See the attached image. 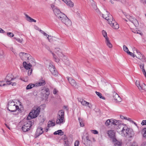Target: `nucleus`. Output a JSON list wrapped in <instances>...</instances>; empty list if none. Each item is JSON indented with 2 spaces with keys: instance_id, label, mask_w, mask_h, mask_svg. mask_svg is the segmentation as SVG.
<instances>
[{
  "instance_id": "obj_1",
  "label": "nucleus",
  "mask_w": 146,
  "mask_h": 146,
  "mask_svg": "<svg viewBox=\"0 0 146 146\" xmlns=\"http://www.w3.org/2000/svg\"><path fill=\"white\" fill-rule=\"evenodd\" d=\"M117 131L119 134L123 137L130 138L133 137L134 135L133 130L124 124L120 123L118 125Z\"/></svg>"
},
{
  "instance_id": "obj_2",
  "label": "nucleus",
  "mask_w": 146,
  "mask_h": 146,
  "mask_svg": "<svg viewBox=\"0 0 146 146\" xmlns=\"http://www.w3.org/2000/svg\"><path fill=\"white\" fill-rule=\"evenodd\" d=\"M11 101L8 102L7 108L11 112L15 111L17 110L19 111L20 110L19 105H20L18 101Z\"/></svg>"
},
{
  "instance_id": "obj_3",
  "label": "nucleus",
  "mask_w": 146,
  "mask_h": 146,
  "mask_svg": "<svg viewBox=\"0 0 146 146\" xmlns=\"http://www.w3.org/2000/svg\"><path fill=\"white\" fill-rule=\"evenodd\" d=\"M19 56L22 60L24 61L27 60L30 63H32L33 65L34 66L35 65V60L29 54L21 52L19 53Z\"/></svg>"
},
{
  "instance_id": "obj_4",
  "label": "nucleus",
  "mask_w": 146,
  "mask_h": 146,
  "mask_svg": "<svg viewBox=\"0 0 146 146\" xmlns=\"http://www.w3.org/2000/svg\"><path fill=\"white\" fill-rule=\"evenodd\" d=\"M40 111V108L39 107H37L34 108L30 112L27 119L29 120L35 118L39 114Z\"/></svg>"
},
{
  "instance_id": "obj_5",
  "label": "nucleus",
  "mask_w": 146,
  "mask_h": 146,
  "mask_svg": "<svg viewBox=\"0 0 146 146\" xmlns=\"http://www.w3.org/2000/svg\"><path fill=\"white\" fill-rule=\"evenodd\" d=\"M127 19H124L125 21H126L131 22L135 27H137L139 26V23L136 19L134 17L131 16L125 13H123Z\"/></svg>"
},
{
  "instance_id": "obj_6",
  "label": "nucleus",
  "mask_w": 146,
  "mask_h": 146,
  "mask_svg": "<svg viewBox=\"0 0 146 146\" xmlns=\"http://www.w3.org/2000/svg\"><path fill=\"white\" fill-rule=\"evenodd\" d=\"M64 112L63 110H61L58 111L56 121V124L61 125L64 122Z\"/></svg>"
},
{
  "instance_id": "obj_7",
  "label": "nucleus",
  "mask_w": 146,
  "mask_h": 146,
  "mask_svg": "<svg viewBox=\"0 0 146 146\" xmlns=\"http://www.w3.org/2000/svg\"><path fill=\"white\" fill-rule=\"evenodd\" d=\"M109 15V17L110 19H108L109 20L108 23L113 29H118L119 28V25L115 21L112 16L111 15Z\"/></svg>"
},
{
  "instance_id": "obj_8",
  "label": "nucleus",
  "mask_w": 146,
  "mask_h": 146,
  "mask_svg": "<svg viewBox=\"0 0 146 146\" xmlns=\"http://www.w3.org/2000/svg\"><path fill=\"white\" fill-rule=\"evenodd\" d=\"M102 33V35L105 38V42L107 46L110 48H111L113 46L109 40V38L107 36V32L103 30Z\"/></svg>"
},
{
  "instance_id": "obj_9",
  "label": "nucleus",
  "mask_w": 146,
  "mask_h": 146,
  "mask_svg": "<svg viewBox=\"0 0 146 146\" xmlns=\"http://www.w3.org/2000/svg\"><path fill=\"white\" fill-rule=\"evenodd\" d=\"M62 22L68 27L72 25V22L65 14L61 17L59 19Z\"/></svg>"
},
{
  "instance_id": "obj_10",
  "label": "nucleus",
  "mask_w": 146,
  "mask_h": 146,
  "mask_svg": "<svg viewBox=\"0 0 146 146\" xmlns=\"http://www.w3.org/2000/svg\"><path fill=\"white\" fill-rule=\"evenodd\" d=\"M50 52L52 54L53 57L56 62H58L59 61V58L65 56V55L62 52V51L57 52L56 53L58 57L51 50H50Z\"/></svg>"
},
{
  "instance_id": "obj_11",
  "label": "nucleus",
  "mask_w": 146,
  "mask_h": 146,
  "mask_svg": "<svg viewBox=\"0 0 146 146\" xmlns=\"http://www.w3.org/2000/svg\"><path fill=\"white\" fill-rule=\"evenodd\" d=\"M41 96L43 97V99L46 100L47 99L50 94L49 89L46 88L42 89L41 92Z\"/></svg>"
},
{
  "instance_id": "obj_12",
  "label": "nucleus",
  "mask_w": 146,
  "mask_h": 146,
  "mask_svg": "<svg viewBox=\"0 0 146 146\" xmlns=\"http://www.w3.org/2000/svg\"><path fill=\"white\" fill-rule=\"evenodd\" d=\"M23 65L24 67L27 70H29L28 72V75H30L32 73V69L31 68L32 66V63H29V64H27L25 62H23Z\"/></svg>"
},
{
  "instance_id": "obj_13",
  "label": "nucleus",
  "mask_w": 146,
  "mask_h": 146,
  "mask_svg": "<svg viewBox=\"0 0 146 146\" xmlns=\"http://www.w3.org/2000/svg\"><path fill=\"white\" fill-rule=\"evenodd\" d=\"M32 125V122L31 121H28L22 127V129L24 132L28 131Z\"/></svg>"
},
{
  "instance_id": "obj_14",
  "label": "nucleus",
  "mask_w": 146,
  "mask_h": 146,
  "mask_svg": "<svg viewBox=\"0 0 146 146\" xmlns=\"http://www.w3.org/2000/svg\"><path fill=\"white\" fill-rule=\"evenodd\" d=\"M15 79V78L14 77V76L11 74H9L7 75L6 78V83H7L8 85H10L12 83L11 81Z\"/></svg>"
},
{
  "instance_id": "obj_15",
  "label": "nucleus",
  "mask_w": 146,
  "mask_h": 146,
  "mask_svg": "<svg viewBox=\"0 0 146 146\" xmlns=\"http://www.w3.org/2000/svg\"><path fill=\"white\" fill-rule=\"evenodd\" d=\"M53 12L56 16L60 19L64 14L57 8H54L53 9Z\"/></svg>"
},
{
  "instance_id": "obj_16",
  "label": "nucleus",
  "mask_w": 146,
  "mask_h": 146,
  "mask_svg": "<svg viewBox=\"0 0 146 146\" xmlns=\"http://www.w3.org/2000/svg\"><path fill=\"white\" fill-rule=\"evenodd\" d=\"M49 69L52 74L55 76H57L58 74V72L54 66L52 64L49 65Z\"/></svg>"
},
{
  "instance_id": "obj_17",
  "label": "nucleus",
  "mask_w": 146,
  "mask_h": 146,
  "mask_svg": "<svg viewBox=\"0 0 146 146\" xmlns=\"http://www.w3.org/2000/svg\"><path fill=\"white\" fill-rule=\"evenodd\" d=\"M67 78L70 84L73 86L75 88H77L78 85L76 82L75 80L71 78L67 77Z\"/></svg>"
},
{
  "instance_id": "obj_18",
  "label": "nucleus",
  "mask_w": 146,
  "mask_h": 146,
  "mask_svg": "<svg viewBox=\"0 0 146 146\" xmlns=\"http://www.w3.org/2000/svg\"><path fill=\"white\" fill-rule=\"evenodd\" d=\"M113 99L116 103H119L121 102L122 99L119 95L115 92L113 93Z\"/></svg>"
},
{
  "instance_id": "obj_19",
  "label": "nucleus",
  "mask_w": 146,
  "mask_h": 146,
  "mask_svg": "<svg viewBox=\"0 0 146 146\" xmlns=\"http://www.w3.org/2000/svg\"><path fill=\"white\" fill-rule=\"evenodd\" d=\"M111 15L108 11H107L104 10L102 14V17L105 19L106 20H107L108 22H109V19H110V18L109 17L110 15Z\"/></svg>"
},
{
  "instance_id": "obj_20",
  "label": "nucleus",
  "mask_w": 146,
  "mask_h": 146,
  "mask_svg": "<svg viewBox=\"0 0 146 146\" xmlns=\"http://www.w3.org/2000/svg\"><path fill=\"white\" fill-rule=\"evenodd\" d=\"M107 133L108 134L109 137L112 140L115 138V133L114 130H109L108 131Z\"/></svg>"
},
{
  "instance_id": "obj_21",
  "label": "nucleus",
  "mask_w": 146,
  "mask_h": 146,
  "mask_svg": "<svg viewBox=\"0 0 146 146\" xmlns=\"http://www.w3.org/2000/svg\"><path fill=\"white\" fill-rule=\"evenodd\" d=\"M82 105L88 107L90 108H92V104L86 102L84 100H82L80 101Z\"/></svg>"
},
{
  "instance_id": "obj_22",
  "label": "nucleus",
  "mask_w": 146,
  "mask_h": 146,
  "mask_svg": "<svg viewBox=\"0 0 146 146\" xmlns=\"http://www.w3.org/2000/svg\"><path fill=\"white\" fill-rule=\"evenodd\" d=\"M45 84L46 82L42 78L41 79H40L38 82L35 84V86H43L45 85Z\"/></svg>"
},
{
  "instance_id": "obj_23",
  "label": "nucleus",
  "mask_w": 146,
  "mask_h": 146,
  "mask_svg": "<svg viewBox=\"0 0 146 146\" xmlns=\"http://www.w3.org/2000/svg\"><path fill=\"white\" fill-rule=\"evenodd\" d=\"M43 132L42 128L41 127H38L36 131L35 135L36 137H38L40 135L42 134Z\"/></svg>"
},
{
  "instance_id": "obj_24",
  "label": "nucleus",
  "mask_w": 146,
  "mask_h": 146,
  "mask_svg": "<svg viewBox=\"0 0 146 146\" xmlns=\"http://www.w3.org/2000/svg\"><path fill=\"white\" fill-rule=\"evenodd\" d=\"M91 141L89 139V136H86L84 144L86 146H91Z\"/></svg>"
},
{
  "instance_id": "obj_25",
  "label": "nucleus",
  "mask_w": 146,
  "mask_h": 146,
  "mask_svg": "<svg viewBox=\"0 0 146 146\" xmlns=\"http://www.w3.org/2000/svg\"><path fill=\"white\" fill-rule=\"evenodd\" d=\"M114 146H121L122 143L121 141H119L116 138L112 140Z\"/></svg>"
},
{
  "instance_id": "obj_26",
  "label": "nucleus",
  "mask_w": 146,
  "mask_h": 146,
  "mask_svg": "<svg viewBox=\"0 0 146 146\" xmlns=\"http://www.w3.org/2000/svg\"><path fill=\"white\" fill-rule=\"evenodd\" d=\"M67 5L70 7H73L74 4L71 0H62Z\"/></svg>"
},
{
  "instance_id": "obj_27",
  "label": "nucleus",
  "mask_w": 146,
  "mask_h": 146,
  "mask_svg": "<svg viewBox=\"0 0 146 146\" xmlns=\"http://www.w3.org/2000/svg\"><path fill=\"white\" fill-rule=\"evenodd\" d=\"M25 15L26 17V19L27 21L31 22H36V20L32 19V18L29 16L25 14Z\"/></svg>"
},
{
  "instance_id": "obj_28",
  "label": "nucleus",
  "mask_w": 146,
  "mask_h": 146,
  "mask_svg": "<svg viewBox=\"0 0 146 146\" xmlns=\"http://www.w3.org/2000/svg\"><path fill=\"white\" fill-rule=\"evenodd\" d=\"M54 134L55 135L58 134L60 135H63L64 132L61 130H59L55 131L54 133Z\"/></svg>"
},
{
  "instance_id": "obj_29",
  "label": "nucleus",
  "mask_w": 146,
  "mask_h": 146,
  "mask_svg": "<svg viewBox=\"0 0 146 146\" xmlns=\"http://www.w3.org/2000/svg\"><path fill=\"white\" fill-rule=\"evenodd\" d=\"M39 31L42 34H43L44 36L47 37V38L48 39V40L49 41H50V38L49 37H51V36H49L44 31H43L41 30H39Z\"/></svg>"
},
{
  "instance_id": "obj_30",
  "label": "nucleus",
  "mask_w": 146,
  "mask_h": 146,
  "mask_svg": "<svg viewBox=\"0 0 146 146\" xmlns=\"http://www.w3.org/2000/svg\"><path fill=\"white\" fill-rule=\"evenodd\" d=\"M35 86V84H30L27 86L26 89L27 90L30 89Z\"/></svg>"
},
{
  "instance_id": "obj_31",
  "label": "nucleus",
  "mask_w": 146,
  "mask_h": 146,
  "mask_svg": "<svg viewBox=\"0 0 146 146\" xmlns=\"http://www.w3.org/2000/svg\"><path fill=\"white\" fill-rule=\"evenodd\" d=\"M132 32L135 33L139 34L141 35H142V33L139 30H137L136 29H131Z\"/></svg>"
},
{
  "instance_id": "obj_32",
  "label": "nucleus",
  "mask_w": 146,
  "mask_h": 146,
  "mask_svg": "<svg viewBox=\"0 0 146 146\" xmlns=\"http://www.w3.org/2000/svg\"><path fill=\"white\" fill-rule=\"evenodd\" d=\"M90 3L91 4V5L94 9L96 8L97 7L96 5L95 2L93 0H90Z\"/></svg>"
},
{
  "instance_id": "obj_33",
  "label": "nucleus",
  "mask_w": 146,
  "mask_h": 146,
  "mask_svg": "<svg viewBox=\"0 0 146 146\" xmlns=\"http://www.w3.org/2000/svg\"><path fill=\"white\" fill-rule=\"evenodd\" d=\"M142 133L143 135V137L146 139V128H144L142 131Z\"/></svg>"
},
{
  "instance_id": "obj_34",
  "label": "nucleus",
  "mask_w": 146,
  "mask_h": 146,
  "mask_svg": "<svg viewBox=\"0 0 146 146\" xmlns=\"http://www.w3.org/2000/svg\"><path fill=\"white\" fill-rule=\"evenodd\" d=\"M55 125V123L54 122H53L52 121H49L48 124V127L49 128L50 127L54 126Z\"/></svg>"
},
{
  "instance_id": "obj_35",
  "label": "nucleus",
  "mask_w": 146,
  "mask_h": 146,
  "mask_svg": "<svg viewBox=\"0 0 146 146\" xmlns=\"http://www.w3.org/2000/svg\"><path fill=\"white\" fill-rule=\"evenodd\" d=\"M113 124L115 125H117L118 124L119 121H117V120L113 119H111V122Z\"/></svg>"
},
{
  "instance_id": "obj_36",
  "label": "nucleus",
  "mask_w": 146,
  "mask_h": 146,
  "mask_svg": "<svg viewBox=\"0 0 146 146\" xmlns=\"http://www.w3.org/2000/svg\"><path fill=\"white\" fill-rule=\"evenodd\" d=\"M141 89H140L139 90L142 91V90H144L146 91V85L145 84L143 83L141 85Z\"/></svg>"
},
{
  "instance_id": "obj_37",
  "label": "nucleus",
  "mask_w": 146,
  "mask_h": 146,
  "mask_svg": "<svg viewBox=\"0 0 146 146\" xmlns=\"http://www.w3.org/2000/svg\"><path fill=\"white\" fill-rule=\"evenodd\" d=\"M8 84L7 83H6L5 81H0V86H7Z\"/></svg>"
},
{
  "instance_id": "obj_38",
  "label": "nucleus",
  "mask_w": 146,
  "mask_h": 146,
  "mask_svg": "<svg viewBox=\"0 0 146 146\" xmlns=\"http://www.w3.org/2000/svg\"><path fill=\"white\" fill-rule=\"evenodd\" d=\"M135 84L137 86V87L139 90L141 89V85L140 84V82L139 81L137 80L135 82Z\"/></svg>"
},
{
  "instance_id": "obj_39",
  "label": "nucleus",
  "mask_w": 146,
  "mask_h": 146,
  "mask_svg": "<svg viewBox=\"0 0 146 146\" xmlns=\"http://www.w3.org/2000/svg\"><path fill=\"white\" fill-rule=\"evenodd\" d=\"M137 56H135L137 58H138L139 59H141V58L142 56H143L144 55L141 54V53L139 51L138 52H137Z\"/></svg>"
},
{
  "instance_id": "obj_40",
  "label": "nucleus",
  "mask_w": 146,
  "mask_h": 146,
  "mask_svg": "<svg viewBox=\"0 0 146 146\" xmlns=\"http://www.w3.org/2000/svg\"><path fill=\"white\" fill-rule=\"evenodd\" d=\"M14 38L21 43H22L23 41V39L22 38L20 39L19 38H17L15 37H14Z\"/></svg>"
},
{
  "instance_id": "obj_41",
  "label": "nucleus",
  "mask_w": 146,
  "mask_h": 146,
  "mask_svg": "<svg viewBox=\"0 0 146 146\" xmlns=\"http://www.w3.org/2000/svg\"><path fill=\"white\" fill-rule=\"evenodd\" d=\"M139 59L143 62H146V58L144 55L142 56L141 58V59Z\"/></svg>"
},
{
  "instance_id": "obj_42",
  "label": "nucleus",
  "mask_w": 146,
  "mask_h": 146,
  "mask_svg": "<svg viewBox=\"0 0 146 146\" xmlns=\"http://www.w3.org/2000/svg\"><path fill=\"white\" fill-rule=\"evenodd\" d=\"M123 49L124 51L126 52L127 53L129 51L127 47L125 45H123Z\"/></svg>"
},
{
  "instance_id": "obj_43",
  "label": "nucleus",
  "mask_w": 146,
  "mask_h": 146,
  "mask_svg": "<svg viewBox=\"0 0 146 146\" xmlns=\"http://www.w3.org/2000/svg\"><path fill=\"white\" fill-rule=\"evenodd\" d=\"M106 81L104 80L101 81V84L102 85L103 88L105 87V86H106Z\"/></svg>"
},
{
  "instance_id": "obj_44",
  "label": "nucleus",
  "mask_w": 146,
  "mask_h": 146,
  "mask_svg": "<svg viewBox=\"0 0 146 146\" xmlns=\"http://www.w3.org/2000/svg\"><path fill=\"white\" fill-rule=\"evenodd\" d=\"M111 121V119H108L107 120L105 123V124L107 126H108L110 125V122Z\"/></svg>"
},
{
  "instance_id": "obj_45",
  "label": "nucleus",
  "mask_w": 146,
  "mask_h": 146,
  "mask_svg": "<svg viewBox=\"0 0 146 146\" xmlns=\"http://www.w3.org/2000/svg\"><path fill=\"white\" fill-rule=\"evenodd\" d=\"M7 35L8 36L10 37H12L14 36V35L11 32H8L7 33Z\"/></svg>"
},
{
  "instance_id": "obj_46",
  "label": "nucleus",
  "mask_w": 146,
  "mask_h": 146,
  "mask_svg": "<svg viewBox=\"0 0 146 146\" xmlns=\"http://www.w3.org/2000/svg\"><path fill=\"white\" fill-rule=\"evenodd\" d=\"M90 132L94 134H98V131L96 130H90Z\"/></svg>"
},
{
  "instance_id": "obj_47",
  "label": "nucleus",
  "mask_w": 146,
  "mask_h": 146,
  "mask_svg": "<svg viewBox=\"0 0 146 146\" xmlns=\"http://www.w3.org/2000/svg\"><path fill=\"white\" fill-rule=\"evenodd\" d=\"M61 51H62V50L60 48H55L54 49V52L55 53Z\"/></svg>"
},
{
  "instance_id": "obj_48",
  "label": "nucleus",
  "mask_w": 146,
  "mask_h": 146,
  "mask_svg": "<svg viewBox=\"0 0 146 146\" xmlns=\"http://www.w3.org/2000/svg\"><path fill=\"white\" fill-rule=\"evenodd\" d=\"M3 51L1 49H0V59L3 57Z\"/></svg>"
},
{
  "instance_id": "obj_49",
  "label": "nucleus",
  "mask_w": 146,
  "mask_h": 146,
  "mask_svg": "<svg viewBox=\"0 0 146 146\" xmlns=\"http://www.w3.org/2000/svg\"><path fill=\"white\" fill-rule=\"evenodd\" d=\"M127 54L133 58L135 57V56H136V55L134 54L133 53L129 52V51L127 53Z\"/></svg>"
},
{
  "instance_id": "obj_50",
  "label": "nucleus",
  "mask_w": 146,
  "mask_h": 146,
  "mask_svg": "<svg viewBox=\"0 0 146 146\" xmlns=\"http://www.w3.org/2000/svg\"><path fill=\"white\" fill-rule=\"evenodd\" d=\"M141 69L143 70V69H145L144 68V64L143 63L139 65Z\"/></svg>"
},
{
  "instance_id": "obj_51",
  "label": "nucleus",
  "mask_w": 146,
  "mask_h": 146,
  "mask_svg": "<svg viewBox=\"0 0 146 146\" xmlns=\"http://www.w3.org/2000/svg\"><path fill=\"white\" fill-rule=\"evenodd\" d=\"M78 120L79 121V122H80V125L81 127H83L84 126V125L83 123H82L81 121V120L80 119V118H79Z\"/></svg>"
},
{
  "instance_id": "obj_52",
  "label": "nucleus",
  "mask_w": 146,
  "mask_h": 146,
  "mask_svg": "<svg viewBox=\"0 0 146 146\" xmlns=\"http://www.w3.org/2000/svg\"><path fill=\"white\" fill-rule=\"evenodd\" d=\"M79 144V141L78 140L76 141L74 143V146H78Z\"/></svg>"
},
{
  "instance_id": "obj_53",
  "label": "nucleus",
  "mask_w": 146,
  "mask_h": 146,
  "mask_svg": "<svg viewBox=\"0 0 146 146\" xmlns=\"http://www.w3.org/2000/svg\"><path fill=\"white\" fill-rule=\"evenodd\" d=\"M95 11V12L97 13L98 14H100V11L99 9L96 7V8H95V9H94Z\"/></svg>"
},
{
  "instance_id": "obj_54",
  "label": "nucleus",
  "mask_w": 146,
  "mask_h": 146,
  "mask_svg": "<svg viewBox=\"0 0 146 146\" xmlns=\"http://www.w3.org/2000/svg\"><path fill=\"white\" fill-rule=\"evenodd\" d=\"M132 49H133V53H135V51L136 52H137H137H138L139 51L137 50L136 48H135V47H133V48H132Z\"/></svg>"
},
{
  "instance_id": "obj_55",
  "label": "nucleus",
  "mask_w": 146,
  "mask_h": 146,
  "mask_svg": "<svg viewBox=\"0 0 146 146\" xmlns=\"http://www.w3.org/2000/svg\"><path fill=\"white\" fill-rule=\"evenodd\" d=\"M141 124L142 125H146V120H143L141 123Z\"/></svg>"
},
{
  "instance_id": "obj_56",
  "label": "nucleus",
  "mask_w": 146,
  "mask_h": 146,
  "mask_svg": "<svg viewBox=\"0 0 146 146\" xmlns=\"http://www.w3.org/2000/svg\"><path fill=\"white\" fill-rule=\"evenodd\" d=\"M5 33V31L0 28V33Z\"/></svg>"
},
{
  "instance_id": "obj_57",
  "label": "nucleus",
  "mask_w": 146,
  "mask_h": 146,
  "mask_svg": "<svg viewBox=\"0 0 146 146\" xmlns=\"http://www.w3.org/2000/svg\"><path fill=\"white\" fill-rule=\"evenodd\" d=\"M96 94L98 95V96L100 98V93L99 92H98L97 91H96Z\"/></svg>"
},
{
  "instance_id": "obj_58",
  "label": "nucleus",
  "mask_w": 146,
  "mask_h": 146,
  "mask_svg": "<svg viewBox=\"0 0 146 146\" xmlns=\"http://www.w3.org/2000/svg\"><path fill=\"white\" fill-rule=\"evenodd\" d=\"M141 146H146V142H143Z\"/></svg>"
},
{
  "instance_id": "obj_59",
  "label": "nucleus",
  "mask_w": 146,
  "mask_h": 146,
  "mask_svg": "<svg viewBox=\"0 0 146 146\" xmlns=\"http://www.w3.org/2000/svg\"><path fill=\"white\" fill-rule=\"evenodd\" d=\"M11 84L12 85V86H14L16 85V83L15 82H14L13 83L12 82V83H11Z\"/></svg>"
},
{
  "instance_id": "obj_60",
  "label": "nucleus",
  "mask_w": 146,
  "mask_h": 146,
  "mask_svg": "<svg viewBox=\"0 0 146 146\" xmlns=\"http://www.w3.org/2000/svg\"><path fill=\"white\" fill-rule=\"evenodd\" d=\"M57 93V91L56 89H54L53 90V93L54 94H55Z\"/></svg>"
},
{
  "instance_id": "obj_61",
  "label": "nucleus",
  "mask_w": 146,
  "mask_h": 146,
  "mask_svg": "<svg viewBox=\"0 0 146 146\" xmlns=\"http://www.w3.org/2000/svg\"><path fill=\"white\" fill-rule=\"evenodd\" d=\"M127 120L131 122H132V121H133L131 120V119L129 118H127Z\"/></svg>"
},
{
  "instance_id": "obj_62",
  "label": "nucleus",
  "mask_w": 146,
  "mask_h": 146,
  "mask_svg": "<svg viewBox=\"0 0 146 146\" xmlns=\"http://www.w3.org/2000/svg\"><path fill=\"white\" fill-rule=\"evenodd\" d=\"M141 1L143 3L146 4V0H141Z\"/></svg>"
},
{
  "instance_id": "obj_63",
  "label": "nucleus",
  "mask_w": 146,
  "mask_h": 146,
  "mask_svg": "<svg viewBox=\"0 0 146 146\" xmlns=\"http://www.w3.org/2000/svg\"><path fill=\"white\" fill-rule=\"evenodd\" d=\"M101 99L104 100H105V99H106L105 97L102 96L101 94Z\"/></svg>"
},
{
  "instance_id": "obj_64",
  "label": "nucleus",
  "mask_w": 146,
  "mask_h": 146,
  "mask_svg": "<svg viewBox=\"0 0 146 146\" xmlns=\"http://www.w3.org/2000/svg\"><path fill=\"white\" fill-rule=\"evenodd\" d=\"M5 125L6 126V127L7 128H8L9 129H10V128L9 127V126H8L5 123Z\"/></svg>"
}]
</instances>
